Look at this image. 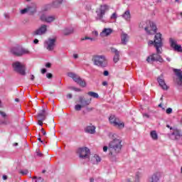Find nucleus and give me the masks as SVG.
<instances>
[{
    "label": "nucleus",
    "mask_w": 182,
    "mask_h": 182,
    "mask_svg": "<svg viewBox=\"0 0 182 182\" xmlns=\"http://www.w3.org/2000/svg\"><path fill=\"white\" fill-rule=\"evenodd\" d=\"M109 150H110L109 155H111V161H117L116 154H119L120 150H122V139H114L109 142Z\"/></svg>",
    "instance_id": "f257e3e1"
},
{
    "label": "nucleus",
    "mask_w": 182,
    "mask_h": 182,
    "mask_svg": "<svg viewBox=\"0 0 182 182\" xmlns=\"http://www.w3.org/2000/svg\"><path fill=\"white\" fill-rule=\"evenodd\" d=\"M139 26L141 29H144L148 35H154L157 32V26L152 21H141Z\"/></svg>",
    "instance_id": "f03ea898"
},
{
    "label": "nucleus",
    "mask_w": 182,
    "mask_h": 182,
    "mask_svg": "<svg viewBox=\"0 0 182 182\" xmlns=\"http://www.w3.org/2000/svg\"><path fill=\"white\" fill-rule=\"evenodd\" d=\"M161 36V33H156L154 36V41H149L148 42L149 46L154 45L158 53H163V38Z\"/></svg>",
    "instance_id": "7ed1b4c3"
},
{
    "label": "nucleus",
    "mask_w": 182,
    "mask_h": 182,
    "mask_svg": "<svg viewBox=\"0 0 182 182\" xmlns=\"http://www.w3.org/2000/svg\"><path fill=\"white\" fill-rule=\"evenodd\" d=\"M92 61L95 66H97L98 68H107V58L105 55H93Z\"/></svg>",
    "instance_id": "20e7f679"
},
{
    "label": "nucleus",
    "mask_w": 182,
    "mask_h": 182,
    "mask_svg": "<svg viewBox=\"0 0 182 182\" xmlns=\"http://www.w3.org/2000/svg\"><path fill=\"white\" fill-rule=\"evenodd\" d=\"M109 9V6L104 4L100 6V8L96 11L97 12V20L101 22H106V20L103 16H105L106 11Z\"/></svg>",
    "instance_id": "39448f33"
},
{
    "label": "nucleus",
    "mask_w": 182,
    "mask_h": 182,
    "mask_svg": "<svg viewBox=\"0 0 182 182\" xmlns=\"http://www.w3.org/2000/svg\"><path fill=\"white\" fill-rule=\"evenodd\" d=\"M13 68L15 72L21 75V76H25L26 75V72H25V65L19 63V61H16L13 63Z\"/></svg>",
    "instance_id": "423d86ee"
},
{
    "label": "nucleus",
    "mask_w": 182,
    "mask_h": 182,
    "mask_svg": "<svg viewBox=\"0 0 182 182\" xmlns=\"http://www.w3.org/2000/svg\"><path fill=\"white\" fill-rule=\"evenodd\" d=\"M68 77H71L75 83L81 86L82 87H86V82L83 80L78 75L75 73H68Z\"/></svg>",
    "instance_id": "0eeeda50"
},
{
    "label": "nucleus",
    "mask_w": 182,
    "mask_h": 182,
    "mask_svg": "<svg viewBox=\"0 0 182 182\" xmlns=\"http://www.w3.org/2000/svg\"><path fill=\"white\" fill-rule=\"evenodd\" d=\"M162 53H158L156 51V53H154L149 56L146 58V61L148 62V63H151V62H159L160 63H163V62H164V60L163 59V58H161V55H160Z\"/></svg>",
    "instance_id": "6e6552de"
},
{
    "label": "nucleus",
    "mask_w": 182,
    "mask_h": 182,
    "mask_svg": "<svg viewBox=\"0 0 182 182\" xmlns=\"http://www.w3.org/2000/svg\"><path fill=\"white\" fill-rule=\"evenodd\" d=\"M109 122L111 124H113L114 127H118V129H123L124 128V123L120 122L119 118L116 117L115 115H111L109 117Z\"/></svg>",
    "instance_id": "1a4fd4ad"
},
{
    "label": "nucleus",
    "mask_w": 182,
    "mask_h": 182,
    "mask_svg": "<svg viewBox=\"0 0 182 182\" xmlns=\"http://www.w3.org/2000/svg\"><path fill=\"white\" fill-rule=\"evenodd\" d=\"M36 4H31L26 6V8L21 10V14L25 15V14H28V15H35L36 14Z\"/></svg>",
    "instance_id": "9d476101"
},
{
    "label": "nucleus",
    "mask_w": 182,
    "mask_h": 182,
    "mask_svg": "<svg viewBox=\"0 0 182 182\" xmlns=\"http://www.w3.org/2000/svg\"><path fill=\"white\" fill-rule=\"evenodd\" d=\"M46 32H48V26L43 24L36 31H33L32 36H42V35H45Z\"/></svg>",
    "instance_id": "9b49d317"
},
{
    "label": "nucleus",
    "mask_w": 182,
    "mask_h": 182,
    "mask_svg": "<svg viewBox=\"0 0 182 182\" xmlns=\"http://www.w3.org/2000/svg\"><path fill=\"white\" fill-rule=\"evenodd\" d=\"M77 153L79 154L80 159H89V156H90V150L87 147L79 148Z\"/></svg>",
    "instance_id": "f8f14e48"
},
{
    "label": "nucleus",
    "mask_w": 182,
    "mask_h": 182,
    "mask_svg": "<svg viewBox=\"0 0 182 182\" xmlns=\"http://www.w3.org/2000/svg\"><path fill=\"white\" fill-rule=\"evenodd\" d=\"M42 22H46L47 23H52L55 19L56 16H46V14H42L40 17Z\"/></svg>",
    "instance_id": "ddd939ff"
},
{
    "label": "nucleus",
    "mask_w": 182,
    "mask_h": 182,
    "mask_svg": "<svg viewBox=\"0 0 182 182\" xmlns=\"http://www.w3.org/2000/svg\"><path fill=\"white\" fill-rule=\"evenodd\" d=\"M171 48H173L176 52H182L181 46L177 44V41L172 38H169Z\"/></svg>",
    "instance_id": "4468645a"
},
{
    "label": "nucleus",
    "mask_w": 182,
    "mask_h": 182,
    "mask_svg": "<svg viewBox=\"0 0 182 182\" xmlns=\"http://www.w3.org/2000/svg\"><path fill=\"white\" fill-rule=\"evenodd\" d=\"M171 140H180L181 139V132L178 129H174V131L168 134Z\"/></svg>",
    "instance_id": "2eb2a0df"
},
{
    "label": "nucleus",
    "mask_w": 182,
    "mask_h": 182,
    "mask_svg": "<svg viewBox=\"0 0 182 182\" xmlns=\"http://www.w3.org/2000/svg\"><path fill=\"white\" fill-rule=\"evenodd\" d=\"M79 102L82 107H87L90 103H92V98L90 99H85V97L80 96L79 97Z\"/></svg>",
    "instance_id": "dca6fc26"
},
{
    "label": "nucleus",
    "mask_w": 182,
    "mask_h": 182,
    "mask_svg": "<svg viewBox=\"0 0 182 182\" xmlns=\"http://www.w3.org/2000/svg\"><path fill=\"white\" fill-rule=\"evenodd\" d=\"M55 42H56L55 38H49L46 41L47 50H53L55 49Z\"/></svg>",
    "instance_id": "f3484780"
},
{
    "label": "nucleus",
    "mask_w": 182,
    "mask_h": 182,
    "mask_svg": "<svg viewBox=\"0 0 182 182\" xmlns=\"http://www.w3.org/2000/svg\"><path fill=\"white\" fill-rule=\"evenodd\" d=\"M111 52L112 53H114L113 58L114 63H117L118 61L120 60V51H119L117 49L114 48H111Z\"/></svg>",
    "instance_id": "a211bd4d"
},
{
    "label": "nucleus",
    "mask_w": 182,
    "mask_h": 182,
    "mask_svg": "<svg viewBox=\"0 0 182 182\" xmlns=\"http://www.w3.org/2000/svg\"><path fill=\"white\" fill-rule=\"evenodd\" d=\"M84 132L88 134H95V133H96V127L90 124L85 127Z\"/></svg>",
    "instance_id": "6ab92c4d"
},
{
    "label": "nucleus",
    "mask_w": 182,
    "mask_h": 182,
    "mask_svg": "<svg viewBox=\"0 0 182 182\" xmlns=\"http://www.w3.org/2000/svg\"><path fill=\"white\" fill-rule=\"evenodd\" d=\"M46 116H48V113H46V109L43 108L41 110L39 111L38 114H37V119L38 120H46Z\"/></svg>",
    "instance_id": "aec40b11"
},
{
    "label": "nucleus",
    "mask_w": 182,
    "mask_h": 182,
    "mask_svg": "<svg viewBox=\"0 0 182 182\" xmlns=\"http://www.w3.org/2000/svg\"><path fill=\"white\" fill-rule=\"evenodd\" d=\"M122 18L126 21V22H130L132 21V14H130V10H126L124 14L121 15Z\"/></svg>",
    "instance_id": "412c9836"
},
{
    "label": "nucleus",
    "mask_w": 182,
    "mask_h": 182,
    "mask_svg": "<svg viewBox=\"0 0 182 182\" xmlns=\"http://www.w3.org/2000/svg\"><path fill=\"white\" fill-rule=\"evenodd\" d=\"M157 82L159 86H161V89H163V90H167L168 89V87L166 84V81H164V79L159 77L157 78Z\"/></svg>",
    "instance_id": "4be33fe9"
},
{
    "label": "nucleus",
    "mask_w": 182,
    "mask_h": 182,
    "mask_svg": "<svg viewBox=\"0 0 182 182\" xmlns=\"http://www.w3.org/2000/svg\"><path fill=\"white\" fill-rule=\"evenodd\" d=\"M129 35L126 33H122L121 35V43L122 45H127V43L129 42Z\"/></svg>",
    "instance_id": "5701e85b"
},
{
    "label": "nucleus",
    "mask_w": 182,
    "mask_h": 182,
    "mask_svg": "<svg viewBox=\"0 0 182 182\" xmlns=\"http://www.w3.org/2000/svg\"><path fill=\"white\" fill-rule=\"evenodd\" d=\"M112 32H113V29L110 28H104L100 35V36H102V37L109 36Z\"/></svg>",
    "instance_id": "b1692460"
},
{
    "label": "nucleus",
    "mask_w": 182,
    "mask_h": 182,
    "mask_svg": "<svg viewBox=\"0 0 182 182\" xmlns=\"http://www.w3.org/2000/svg\"><path fill=\"white\" fill-rule=\"evenodd\" d=\"M73 32H75V29L73 28V27L65 28L63 30V33L65 36L72 35V33H73Z\"/></svg>",
    "instance_id": "393cba45"
},
{
    "label": "nucleus",
    "mask_w": 182,
    "mask_h": 182,
    "mask_svg": "<svg viewBox=\"0 0 182 182\" xmlns=\"http://www.w3.org/2000/svg\"><path fill=\"white\" fill-rule=\"evenodd\" d=\"M160 178L159 177V174L154 173L151 176L148 178L147 182H159Z\"/></svg>",
    "instance_id": "a878e982"
},
{
    "label": "nucleus",
    "mask_w": 182,
    "mask_h": 182,
    "mask_svg": "<svg viewBox=\"0 0 182 182\" xmlns=\"http://www.w3.org/2000/svg\"><path fill=\"white\" fill-rule=\"evenodd\" d=\"M11 53L15 56H21V47H14L11 48Z\"/></svg>",
    "instance_id": "bb28decb"
},
{
    "label": "nucleus",
    "mask_w": 182,
    "mask_h": 182,
    "mask_svg": "<svg viewBox=\"0 0 182 182\" xmlns=\"http://www.w3.org/2000/svg\"><path fill=\"white\" fill-rule=\"evenodd\" d=\"M150 136L152 140H158L159 139V135L157 134V132L156 131H151L150 132Z\"/></svg>",
    "instance_id": "cd10ccee"
},
{
    "label": "nucleus",
    "mask_w": 182,
    "mask_h": 182,
    "mask_svg": "<svg viewBox=\"0 0 182 182\" xmlns=\"http://www.w3.org/2000/svg\"><path fill=\"white\" fill-rule=\"evenodd\" d=\"M62 2H63V0H55L53 2V8H59Z\"/></svg>",
    "instance_id": "c85d7f7f"
},
{
    "label": "nucleus",
    "mask_w": 182,
    "mask_h": 182,
    "mask_svg": "<svg viewBox=\"0 0 182 182\" xmlns=\"http://www.w3.org/2000/svg\"><path fill=\"white\" fill-rule=\"evenodd\" d=\"M92 160H95V162H94V164H97L100 163V161H102V158H100V156H99V155L95 154L92 157Z\"/></svg>",
    "instance_id": "c756f323"
},
{
    "label": "nucleus",
    "mask_w": 182,
    "mask_h": 182,
    "mask_svg": "<svg viewBox=\"0 0 182 182\" xmlns=\"http://www.w3.org/2000/svg\"><path fill=\"white\" fill-rule=\"evenodd\" d=\"M29 53H31L29 50H28L26 48H21L20 56H22L23 55H29Z\"/></svg>",
    "instance_id": "7c9ffc66"
},
{
    "label": "nucleus",
    "mask_w": 182,
    "mask_h": 182,
    "mask_svg": "<svg viewBox=\"0 0 182 182\" xmlns=\"http://www.w3.org/2000/svg\"><path fill=\"white\" fill-rule=\"evenodd\" d=\"M9 124H11V121L8 119L0 120V125L1 126H9Z\"/></svg>",
    "instance_id": "2f4dec72"
},
{
    "label": "nucleus",
    "mask_w": 182,
    "mask_h": 182,
    "mask_svg": "<svg viewBox=\"0 0 182 182\" xmlns=\"http://www.w3.org/2000/svg\"><path fill=\"white\" fill-rule=\"evenodd\" d=\"M88 96H90L91 97H94V99L99 98V94L97 92H87Z\"/></svg>",
    "instance_id": "473e14b6"
},
{
    "label": "nucleus",
    "mask_w": 182,
    "mask_h": 182,
    "mask_svg": "<svg viewBox=\"0 0 182 182\" xmlns=\"http://www.w3.org/2000/svg\"><path fill=\"white\" fill-rule=\"evenodd\" d=\"M140 178H141V173L137 172L135 176V182H140Z\"/></svg>",
    "instance_id": "72a5a7b5"
},
{
    "label": "nucleus",
    "mask_w": 182,
    "mask_h": 182,
    "mask_svg": "<svg viewBox=\"0 0 182 182\" xmlns=\"http://www.w3.org/2000/svg\"><path fill=\"white\" fill-rule=\"evenodd\" d=\"M81 41H91V42H93L95 41H96V39L95 38H90V37H82L81 38Z\"/></svg>",
    "instance_id": "f704fd0d"
},
{
    "label": "nucleus",
    "mask_w": 182,
    "mask_h": 182,
    "mask_svg": "<svg viewBox=\"0 0 182 182\" xmlns=\"http://www.w3.org/2000/svg\"><path fill=\"white\" fill-rule=\"evenodd\" d=\"M33 180H35V182H43V178L42 177L37 178L36 176H34Z\"/></svg>",
    "instance_id": "c9c22d12"
},
{
    "label": "nucleus",
    "mask_w": 182,
    "mask_h": 182,
    "mask_svg": "<svg viewBox=\"0 0 182 182\" xmlns=\"http://www.w3.org/2000/svg\"><path fill=\"white\" fill-rule=\"evenodd\" d=\"M82 107H84L83 106H82V105H76L75 106V110H76L77 112H80V110H82Z\"/></svg>",
    "instance_id": "e433bc0d"
},
{
    "label": "nucleus",
    "mask_w": 182,
    "mask_h": 182,
    "mask_svg": "<svg viewBox=\"0 0 182 182\" xmlns=\"http://www.w3.org/2000/svg\"><path fill=\"white\" fill-rule=\"evenodd\" d=\"M29 173V171L28 169H25L20 171V173L22 174V176H26Z\"/></svg>",
    "instance_id": "4c0bfd02"
},
{
    "label": "nucleus",
    "mask_w": 182,
    "mask_h": 182,
    "mask_svg": "<svg viewBox=\"0 0 182 182\" xmlns=\"http://www.w3.org/2000/svg\"><path fill=\"white\" fill-rule=\"evenodd\" d=\"M70 89L71 90H74L75 92H81L82 91V90H80V88L75 87H70Z\"/></svg>",
    "instance_id": "58836bf2"
},
{
    "label": "nucleus",
    "mask_w": 182,
    "mask_h": 182,
    "mask_svg": "<svg viewBox=\"0 0 182 182\" xmlns=\"http://www.w3.org/2000/svg\"><path fill=\"white\" fill-rule=\"evenodd\" d=\"M110 18L111 19H115V20L117 19V14L113 13Z\"/></svg>",
    "instance_id": "ea45409f"
},
{
    "label": "nucleus",
    "mask_w": 182,
    "mask_h": 182,
    "mask_svg": "<svg viewBox=\"0 0 182 182\" xmlns=\"http://www.w3.org/2000/svg\"><path fill=\"white\" fill-rule=\"evenodd\" d=\"M172 113H173V109H171V108L166 109V114H171Z\"/></svg>",
    "instance_id": "a19ab883"
},
{
    "label": "nucleus",
    "mask_w": 182,
    "mask_h": 182,
    "mask_svg": "<svg viewBox=\"0 0 182 182\" xmlns=\"http://www.w3.org/2000/svg\"><path fill=\"white\" fill-rule=\"evenodd\" d=\"M36 156H38V157H42V156H43V154H42V153L39 152V149H36Z\"/></svg>",
    "instance_id": "79ce46f5"
},
{
    "label": "nucleus",
    "mask_w": 182,
    "mask_h": 182,
    "mask_svg": "<svg viewBox=\"0 0 182 182\" xmlns=\"http://www.w3.org/2000/svg\"><path fill=\"white\" fill-rule=\"evenodd\" d=\"M53 76V75H52V73H48L46 74V77H48V79H52Z\"/></svg>",
    "instance_id": "37998d69"
},
{
    "label": "nucleus",
    "mask_w": 182,
    "mask_h": 182,
    "mask_svg": "<svg viewBox=\"0 0 182 182\" xmlns=\"http://www.w3.org/2000/svg\"><path fill=\"white\" fill-rule=\"evenodd\" d=\"M0 114L3 117H6V116H7L6 113L5 112H2V111H0Z\"/></svg>",
    "instance_id": "c03bdc74"
},
{
    "label": "nucleus",
    "mask_w": 182,
    "mask_h": 182,
    "mask_svg": "<svg viewBox=\"0 0 182 182\" xmlns=\"http://www.w3.org/2000/svg\"><path fill=\"white\" fill-rule=\"evenodd\" d=\"M92 35L93 36H99V32H97V31H92Z\"/></svg>",
    "instance_id": "a18cd8bd"
},
{
    "label": "nucleus",
    "mask_w": 182,
    "mask_h": 182,
    "mask_svg": "<svg viewBox=\"0 0 182 182\" xmlns=\"http://www.w3.org/2000/svg\"><path fill=\"white\" fill-rule=\"evenodd\" d=\"M43 120L38 119V124L39 126H43Z\"/></svg>",
    "instance_id": "49530a36"
},
{
    "label": "nucleus",
    "mask_w": 182,
    "mask_h": 182,
    "mask_svg": "<svg viewBox=\"0 0 182 182\" xmlns=\"http://www.w3.org/2000/svg\"><path fill=\"white\" fill-rule=\"evenodd\" d=\"M33 42L35 45H38V43H39V40H38V38H36L33 40Z\"/></svg>",
    "instance_id": "de8ad7c7"
},
{
    "label": "nucleus",
    "mask_w": 182,
    "mask_h": 182,
    "mask_svg": "<svg viewBox=\"0 0 182 182\" xmlns=\"http://www.w3.org/2000/svg\"><path fill=\"white\" fill-rule=\"evenodd\" d=\"M104 76H109V71L105 70L103 73Z\"/></svg>",
    "instance_id": "09e8293b"
},
{
    "label": "nucleus",
    "mask_w": 182,
    "mask_h": 182,
    "mask_svg": "<svg viewBox=\"0 0 182 182\" xmlns=\"http://www.w3.org/2000/svg\"><path fill=\"white\" fill-rule=\"evenodd\" d=\"M41 132L43 133V136H46V132L45 129H43V128H41Z\"/></svg>",
    "instance_id": "8fccbe9b"
},
{
    "label": "nucleus",
    "mask_w": 182,
    "mask_h": 182,
    "mask_svg": "<svg viewBox=\"0 0 182 182\" xmlns=\"http://www.w3.org/2000/svg\"><path fill=\"white\" fill-rule=\"evenodd\" d=\"M46 68H43V69H41V73L43 74V75H45V73H46Z\"/></svg>",
    "instance_id": "3c124183"
},
{
    "label": "nucleus",
    "mask_w": 182,
    "mask_h": 182,
    "mask_svg": "<svg viewBox=\"0 0 182 182\" xmlns=\"http://www.w3.org/2000/svg\"><path fill=\"white\" fill-rule=\"evenodd\" d=\"M52 66V64L50 63H47L46 64V68H50Z\"/></svg>",
    "instance_id": "603ef678"
},
{
    "label": "nucleus",
    "mask_w": 182,
    "mask_h": 182,
    "mask_svg": "<svg viewBox=\"0 0 182 182\" xmlns=\"http://www.w3.org/2000/svg\"><path fill=\"white\" fill-rule=\"evenodd\" d=\"M72 97H73L72 94H68L67 95V99H72Z\"/></svg>",
    "instance_id": "864d4df0"
},
{
    "label": "nucleus",
    "mask_w": 182,
    "mask_h": 182,
    "mask_svg": "<svg viewBox=\"0 0 182 182\" xmlns=\"http://www.w3.org/2000/svg\"><path fill=\"white\" fill-rule=\"evenodd\" d=\"M143 117H146L147 119H149V117H150V115H149V114L145 113V114H143Z\"/></svg>",
    "instance_id": "5fc2aeb1"
},
{
    "label": "nucleus",
    "mask_w": 182,
    "mask_h": 182,
    "mask_svg": "<svg viewBox=\"0 0 182 182\" xmlns=\"http://www.w3.org/2000/svg\"><path fill=\"white\" fill-rule=\"evenodd\" d=\"M107 149H108L107 146H104V147H103V151H104L105 153H106V151H107Z\"/></svg>",
    "instance_id": "6e6d98bb"
},
{
    "label": "nucleus",
    "mask_w": 182,
    "mask_h": 182,
    "mask_svg": "<svg viewBox=\"0 0 182 182\" xmlns=\"http://www.w3.org/2000/svg\"><path fill=\"white\" fill-rule=\"evenodd\" d=\"M74 59H77L79 58V55L77 54H73Z\"/></svg>",
    "instance_id": "4d7b16f0"
},
{
    "label": "nucleus",
    "mask_w": 182,
    "mask_h": 182,
    "mask_svg": "<svg viewBox=\"0 0 182 182\" xmlns=\"http://www.w3.org/2000/svg\"><path fill=\"white\" fill-rule=\"evenodd\" d=\"M102 86H107V81H103V82H102Z\"/></svg>",
    "instance_id": "13d9d810"
},
{
    "label": "nucleus",
    "mask_w": 182,
    "mask_h": 182,
    "mask_svg": "<svg viewBox=\"0 0 182 182\" xmlns=\"http://www.w3.org/2000/svg\"><path fill=\"white\" fill-rule=\"evenodd\" d=\"M31 80H35V75H31Z\"/></svg>",
    "instance_id": "bf43d9fd"
},
{
    "label": "nucleus",
    "mask_w": 182,
    "mask_h": 182,
    "mask_svg": "<svg viewBox=\"0 0 182 182\" xmlns=\"http://www.w3.org/2000/svg\"><path fill=\"white\" fill-rule=\"evenodd\" d=\"M3 180H8V176L6 175H4Z\"/></svg>",
    "instance_id": "052dcab7"
},
{
    "label": "nucleus",
    "mask_w": 182,
    "mask_h": 182,
    "mask_svg": "<svg viewBox=\"0 0 182 182\" xmlns=\"http://www.w3.org/2000/svg\"><path fill=\"white\" fill-rule=\"evenodd\" d=\"M92 110H93V108L87 107V112H92Z\"/></svg>",
    "instance_id": "680f3d73"
},
{
    "label": "nucleus",
    "mask_w": 182,
    "mask_h": 182,
    "mask_svg": "<svg viewBox=\"0 0 182 182\" xmlns=\"http://www.w3.org/2000/svg\"><path fill=\"white\" fill-rule=\"evenodd\" d=\"M166 60L168 62H171V58H168V57H166Z\"/></svg>",
    "instance_id": "e2e57ef3"
},
{
    "label": "nucleus",
    "mask_w": 182,
    "mask_h": 182,
    "mask_svg": "<svg viewBox=\"0 0 182 182\" xmlns=\"http://www.w3.org/2000/svg\"><path fill=\"white\" fill-rule=\"evenodd\" d=\"M38 140L41 143H43V141H42V139L38 138Z\"/></svg>",
    "instance_id": "0e129e2a"
},
{
    "label": "nucleus",
    "mask_w": 182,
    "mask_h": 182,
    "mask_svg": "<svg viewBox=\"0 0 182 182\" xmlns=\"http://www.w3.org/2000/svg\"><path fill=\"white\" fill-rule=\"evenodd\" d=\"M13 146H14V147H16V146H18V143H14V144H13Z\"/></svg>",
    "instance_id": "69168bd1"
},
{
    "label": "nucleus",
    "mask_w": 182,
    "mask_h": 182,
    "mask_svg": "<svg viewBox=\"0 0 182 182\" xmlns=\"http://www.w3.org/2000/svg\"><path fill=\"white\" fill-rule=\"evenodd\" d=\"M168 129H170L171 130L173 129L172 127H170V125H167L166 126Z\"/></svg>",
    "instance_id": "338daca9"
},
{
    "label": "nucleus",
    "mask_w": 182,
    "mask_h": 182,
    "mask_svg": "<svg viewBox=\"0 0 182 182\" xmlns=\"http://www.w3.org/2000/svg\"><path fill=\"white\" fill-rule=\"evenodd\" d=\"M15 102H19V99L18 98H16L15 99Z\"/></svg>",
    "instance_id": "774afa93"
}]
</instances>
